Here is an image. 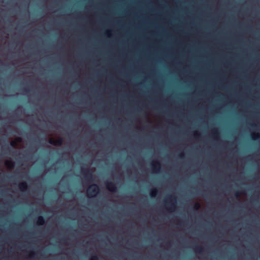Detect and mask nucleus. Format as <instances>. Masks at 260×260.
<instances>
[{"mask_svg": "<svg viewBox=\"0 0 260 260\" xmlns=\"http://www.w3.org/2000/svg\"><path fill=\"white\" fill-rule=\"evenodd\" d=\"M260 138V135L258 133H255L252 135V139L254 140H257Z\"/></svg>", "mask_w": 260, "mask_h": 260, "instance_id": "f8f14e48", "label": "nucleus"}, {"mask_svg": "<svg viewBox=\"0 0 260 260\" xmlns=\"http://www.w3.org/2000/svg\"><path fill=\"white\" fill-rule=\"evenodd\" d=\"M31 254H34V252H32V253H31Z\"/></svg>", "mask_w": 260, "mask_h": 260, "instance_id": "bb28decb", "label": "nucleus"}, {"mask_svg": "<svg viewBox=\"0 0 260 260\" xmlns=\"http://www.w3.org/2000/svg\"><path fill=\"white\" fill-rule=\"evenodd\" d=\"M2 62V61L0 60V62Z\"/></svg>", "mask_w": 260, "mask_h": 260, "instance_id": "7c9ffc66", "label": "nucleus"}, {"mask_svg": "<svg viewBox=\"0 0 260 260\" xmlns=\"http://www.w3.org/2000/svg\"><path fill=\"white\" fill-rule=\"evenodd\" d=\"M258 244H260V243H258Z\"/></svg>", "mask_w": 260, "mask_h": 260, "instance_id": "473e14b6", "label": "nucleus"}, {"mask_svg": "<svg viewBox=\"0 0 260 260\" xmlns=\"http://www.w3.org/2000/svg\"><path fill=\"white\" fill-rule=\"evenodd\" d=\"M167 244H172V243H167Z\"/></svg>", "mask_w": 260, "mask_h": 260, "instance_id": "a878e982", "label": "nucleus"}, {"mask_svg": "<svg viewBox=\"0 0 260 260\" xmlns=\"http://www.w3.org/2000/svg\"><path fill=\"white\" fill-rule=\"evenodd\" d=\"M158 192V190L156 188H152L150 190V195L151 197H155Z\"/></svg>", "mask_w": 260, "mask_h": 260, "instance_id": "1a4fd4ad", "label": "nucleus"}, {"mask_svg": "<svg viewBox=\"0 0 260 260\" xmlns=\"http://www.w3.org/2000/svg\"><path fill=\"white\" fill-rule=\"evenodd\" d=\"M45 218L42 216H39L37 219L36 223L38 225H43L45 224Z\"/></svg>", "mask_w": 260, "mask_h": 260, "instance_id": "0eeeda50", "label": "nucleus"}, {"mask_svg": "<svg viewBox=\"0 0 260 260\" xmlns=\"http://www.w3.org/2000/svg\"><path fill=\"white\" fill-rule=\"evenodd\" d=\"M4 244H8V243H4ZM27 244H30L29 243H28Z\"/></svg>", "mask_w": 260, "mask_h": 260, "instance_id": "393cba45", "label": "nucleus"}, {"mask_svg": "<svg viewBox=\"0 0 260 260\" xmlns=\"http://www.w3.org/2000/svg\"><path fill=\"white\" fill-rule=\"evenodd\" d=\"M240 244H242V243H240Z\"/></svg>", "mask_w": 260, "mask_h": 260, "instance_id": "2f4dec72", "label": "nucleus"}, {"mask_svg": "<svg viewBox=\"0 0 260 260\" xmlns=\"http://www.w3.org/2000/svg\"><path fill=\"white\" fill-rule=\"evenodd\" d=\"M201 206H200V204L198 203H195L194 204V206H193V208L196 210H198L199 209V208H200Z\"/></svg>", "mask_w": 260, "mask_h": 260, "instance_id": "ddd939ff", "label": "nucleus"}, {"mask_svg": "<svg viewBox=\"0 0 260 260\" xmlns=\"http://www.w3.org/2000/svg\"><path fill=\"white\" fill-rule=\"evenodd\" d=\"M80 244H84V243H80ZM85 244H90V243L89 242H87L85 243Z\"/></svg>", "mask_w": 260, "mask_h": 260, "instance_id": "5701e85b", "label": "nucleus"}, {"mask_svg": "<svg viewBox=\"0 0 260 260\" xmlns=\"http://www.w3.org/2000/svg\"><path fill=\"white\" fill-rule=\"evenodd\" d=\"M48 143L53 145L61 146L63 143V139L62 138H59L57 140H54L53 139H50L48 141Z\"/></svg>", "mask_w": 260, "mask_h": 260, "instance_id": "20e7f679", "label": "nucleus"}, {"mask_svg": "<svg viewBox=\"0 0 260 260\" xmlns=\"http://www.w3.org/2000/svg\"><path fill=\"white\" fill-rule=\"evenodd\" d=\"M167 206H169L168 209L171 211H174L176 208L177 200L175 196L170 195L166 201Z\"/></svg>", "mask_w": 260, "mask_h": 260, "instance_id": "f03ea898", "label": "nucleus"}, {"mask_svg": "<svg viewBox=\"0 0 260 260\" xmlns=\"http://www.w3.org/2000/svg\"><path fill=\"white\" fill-rule=\"evenodd\" d=\"M109 244H112V243H109Z\"/></svg>", "mask_w": 260, "mask_h": 260, "instance_id": "c85d7f7f", "label": "nucleus"}, {"mask_svg": "<svg viewBox=\"0 0 260 260\" xmlns=\"http://www.w3.org/2000/svg\"><path fill=\"white\" fill-rule=\"evenodd\" d=\"M177 224H178L179 226H184V222H183L182 221H178L177 222Z\"/></svg>", "mask_w": 260, "mask_h": 260, "instance_id": "2eb2a0df", "label": "nucleus"}, {"mask_svg": "<svg viewBox=\"0 0 260 260\" xmlns=\"http://www.w3.org/2000/svg\"><path fill=\"white\" fill-rule=\"evenodd\" d=\"M106 188L111 192H116L117 191V187L116 184L112 182H107L106 183Z\"/></svg>", "mask_w": 260, "mask_h": 260, "instance_id": "39448f33", "label": "nucleus"}, {"mask_svg": "<svg viewBox=\"0 0 260 260\" xmlns=\"http://www.w3.org/2000/svg\"><path fill=\"white\" fill-rule=\"evenodd\" d=\"M22 140L21 138H18L17 139V141H19V142H21Z\"/></svg>", "mask_w": 260, "mask_h": 260, "instance_id": "412c9836", "label": "nucleus"}, {"mask_svg": "<svg viewBox=\"0 0 260 260\" xmlns=\"http://www.w3.org/2000/svg\"><path fill=\"white\" fill-rule=\"evenodd\" d=\"M151 166L152 170L155 172L158 173L160 171L161 165L158 161L155 160L153 161V162L151 164Z\"/></svg>", "mask_w": 260, "mask_h": 260, "instance_id": "423d86ee", "label": "nucleus"}, {"mask_svg": "<svg viewBox=\"0 0 260 260\" xmlns=\"http://www.w3.org/2000/svg\"><path fill=\"white\" fill-rule=\"evenodd\" d=\"M19 188L21 191H25L27 189L28 185L25 182H23L19 184Z\"/></svg>", "mask_w": 260, "mask_h": 260, "instance_id": "6e6552de", "label": "nucleus"}, {"mask_svg": "<svg viewBox=\"0 0 260 260\" xmlns=\"http://www.w3.org/2000/svg\"><path fill=\"white\" fill-rule=\"evenodd\" d=\"M196 245L197 246L196 247V250L197 249H198V248H200V250L199 253H202V249H203V248H201V247H199V246H200V245Z\"/></svg>", "mask_w": 260, "mask_h": 260, "instance_id": "a211bd4d", "label": "nucleus"}, {"mask_svg": "<svg viewBox=\"0 0 260 260\" xmlns=\"http://www.w3.org/2000/svg\"><path fill=\"white\" fill-rule=\"evenodd\" d=\"M99 186L96 184H93L88 188L87 193L88 197H95L99 193Z\"/></svg>", "mask_w": 260, "mask_h": 260, "instance_id": "f257e3e1", "label": "nucleus"}, {"mask_svg": "<svg viewBox=\"0 0 260 260\" xmlns=\"http://www.w3.org/2000/svg\"><path fill=\"white\" fill-rule=\"evenodd\" d=\"M81 173L83 175L84 178L87 180L91 181L92 180L93 175L92 172L88 169L82 168Z\"/></svg>", "mask_w": 260, "mask_h": 260, "instance_id": "7ed1b4c3", "label": "nucleus"}, {"mask_svg": "<svg viewBox=\"0 0 260 260\" xmlns=\"http://www.w3.org/2000/svg\"><path fill=\"white\" fill-rule=\"evenodd\" d=\"M90 260H99L98 257L96 255H94L91 257Z\"/></svg>", "mask_w": 260, "mask_h": 260, "instance_id": "dca6fc26", "label": "nucleus"}, {"mask_svg": "<svg viewBox=\"0 0 260 260\" xmlns=\"http://www.w3.org/2000/svg\"><path fill=\"white\" fill-rule=\"evenodd\" d=\"M10 145L12 147H15L17 145V142L15 141H12L10 142Z\"/></svg>", "mask_w": 260, "mask_h": 260, "instance_id": "4468645a", "label": "nucleus"}, {"mask_svg": "<svg viewBox=\"0 0 260 260\" xmlns=\"http://www.w3.org/2000/svg\"><path fill=\"white\" fill-rule=\"evenodd\" d=\"M5 165L6 166H7L8 167H9L10 168H12L14 167V162L11 161H9V160L7 161L6 162Z\"/></svg>", "mask_w": 260, "mask_h": 260, "instance_id": "9b49d317", "label": "nucleus"}, {"mask_svg": "<svg viewBox=\"0 0 260 260\" xmlns=\"http://www.w3.org/2000/svg\"><path fill=\"white\" fill-rule=\"evenodd\" d=\"M48 244H55V243H49Z\"/></svg>", "mask_w": 260, "mask_h": 260, "instance_id": "b1692460", "label": "nucleus"}, {"mask_svg": "<svg viewBox=\"0 0 260 260\" xmlns=\"http://www.w3.org/2000/svg\"><path fill=\"white\" fill-rule=\"evenodd\" d=\"M194 135L195 138H199L200 137V134H199V133L198 132H195L194 133Z\"/></svg>", "mask_w": 260, "mask_h": 260, "instance_id": "f3484780", "label": "nucleus"}, {"mask_svg": "<svg viewBox=\"0 0 260 260\" xmlns=\"http://www.w3.org/2000/svg\"><path fill=\"white\" fill-rule=\"evenodd\" d=\"M179 155H180V156L181 157H182L183 156V155H183V153H181V154H180Z\"/></svg>", "mask_w": 260, "mask_h": 260, "instance_id": "4be33fe9", "label": "nucleus"}, {"mask_svg": "<svg viewBox=\"0 0 260 260\" xmlns=\"http://www.w3.org/2000/svg\"><path fill=\"white\" fill-rule=\"evenodd\" d=\"M212 135L214 138H217L219 135L217 130L214 128L212 132Z\"/></svg>", "mask_w": 260, "mask_h": 260, "instance_id": "9d476101", "label": "nucleus"}, {"mask_svg": "<svg viewBox=\"0 0 260 260\" xmlns=\"http://www.w3.org/2000/svg\"><path fill=\"white\" fill-rule=\"evenodd\" d=\"M24 91L26 92H29V89L27 87H25L24 88Z\"/></svg>", "mask_w": 260, "mask_h": 260, "instance_id": "aec40b11", "label": "nucleus"}, {"mask_svg": "<svg viewBox=\"0 0 260 260\" xmlns=\"http://www.w3.org/2000/svg\"><path fill=\"white\" fill-rule=\"evenodd\" d=\"M178 244H182V243H179Z\"/></svg>", "mask_w": 260, "mask_h": 260, "instance_id": "cd10ccee", "label": "nucleus"}, {"mask_svg": "<svg viewBox=\"0 0 260 260\" xmlns=\"http://www.w3.org/2000/svg\"><path fill=\"white\" fill-rule=\"evenodd\" d=\"M136 244H138L139 243H136Z\"/></svg>", "mask_w": 260, "mask_h": 260, "instance_id": "c756f323", "label": "nucleus"}, {"mask_svg": "<svg viewBox=\"0 0 260 260\" xmlns=\"http://www.w3.org/2000/svg\"><path fill=\"white\" fill-rule=\"evenodd\" d=\"M235 196L236 197L238 198L240 196V193L238 191H237L235 193Z\"/></svg>", "mask_w": 260, "mask_h": 260, "instance_id": "6ab92c4d", "label": "nucleus"}]
</instances>
